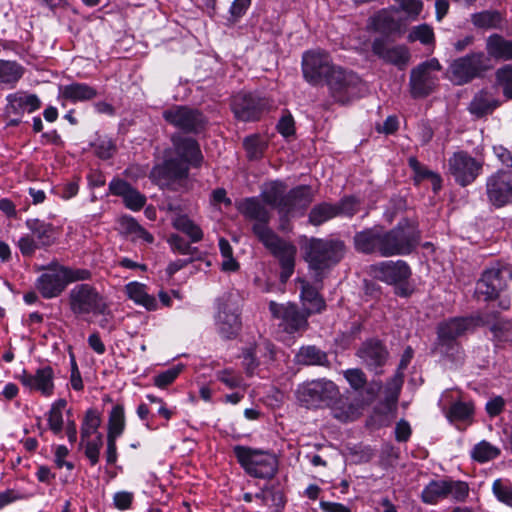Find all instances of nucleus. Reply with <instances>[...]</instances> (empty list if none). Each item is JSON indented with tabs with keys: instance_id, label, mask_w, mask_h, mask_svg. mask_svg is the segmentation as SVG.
<instances>
[{
	"instance_id": "1",
	"label": "nucleus",
	"mask_w": 512,
	"mask_h": 512,
	"mask_svg": "<svg viewBox=\"0 0 512 512\" xmlns=\"http://www.w3.org/2000/svg\"><path fill=\"white\" fill-rule=\"evenodd\" d=\"M172 142L176 157L166 159L151 171V178L161 187H170L186 180L189 166H198L202 161L201 150L195 139L175 134Z\"/></svg>"
},
{
	"instance_id": "2",
	"label": "nucleus",
	"mask_w": 512,
	"mask_h": 512,
	"mask_svg": "<svg viewBox=\"0 0 512 512\" xmlns=\"http://www.w3.org/2000/svg\"><path fill=\"white\" fill-rule=\"evenodd\" d=\"M260 196L262 201L278 211L282 222L302 215L312 201L308 186H297L286 193L285 185L279 181L268 184Z\"/></svg>"
},
{
	"instance_id": "3",
	"label": "nucleus",
	"mask_w": 512,
	"mask_h": 512,
	"mask_svg": "<svg viewBox=\"0 0 512 512\" xmlns=\"http://www.w3.org/2000/svg\"><path fill=\"white\" fill-rule=\"evenodd\" d=\"M345 245L336 239L312 238L305 247V260L314 273V279L321 281L325 272L341 261Z\"/></svg>"
},
{
	"instance_id": "4",
	"label": "nucleus",
	"mask_w": 512,
	"mask_h": 512,
	"mask_svg": "<svg viewBox=\"0 0 512 512\" xmlns=\"http://www.w3.org/2000/svg\"><path fill=\"white\" fill-rule=\"evenodd\" d=\"M70 311L76 317L92 314L109 315V305L97 288L88 283L74 285L67 294Z\"/></svg>"
},
{
	"instance_id": "5",
	"label": "nucleus",
	"mask_w": 512,
	"mask_h": 512,
	"mask_svg": "<svg viewBox=\"0 0 512 512\" xmlns=\"http://www.w3.org/2000/svg\"><path fill=\"white\" fill-rule=\"evenodd\" d=\"M382 257L410 254L418 245L420 232L415 222L400 221L394 228H382Z\"/></svg>"
},
{
	"instance_id": "6",
	"label": "nucleus",
	"mask_w": 512,
	"mask_h": 512,
	"mask_svg": "<svg viewBox=\"0 0 512 512\" xmlns=\"http://www.w3.org/2000/svg\"><path fill=\"white\" fill-rule=\"evenodd\" d=\"M234 453L240 465L252 477L268 479L277 472L278 461L272 453L244 446L234 447Z\"/></svg>"
},
{
	"instance_id": "7",
	"label": "nucleus",
	"mask_w": 512,
	"mask_h": 512,
	"mask_svg": "<svg viewBox=\"0 0 512 512\" xmlns=\"http://www.w3.org/2000/svg\"><path fill=\"white\" fill-rule=\"evenodd\" d=\"M297 397L307 407L334 406L339 399H344L337 385L327 379H316L300 385Z\"/></svg>"
},
{
	"instance_id": "8",
	"label": "nucleus",
	"mask_w": 512,
	"mask_h": 512,
	"mask_svg": "<svg viewBox=\"0 0 512 512\" xmlns=\"http://www.w3.org/2000/svg\"><path fill=\"white\" fill-rule=\"evenodd\" d=\"M489 69V58L484 52H472L454 59L447 70L448 78L455 85H464L480 77Z\"/></svg>"
},
{
	"instance_id": "9",
	"label": "nucleus",
	"mask_w": 512,
	"mask_h": 512,
	"mask_svg": "<svg viewBox=\"0 0 512 512\" xmlns=\"http://www.w3.org/2000/svg\"><path fill=\"white\" fill-rule=\"evenodd\" d=\"M259 241L279 261L281 267L280 280L282 283H286L294 273L297 254L296 246L282 239L275 232L262 234V239Z\"/></svg>"
},
{
	"instance_id": "10",
	"label": "nucleus",
	"mask_w": 512,
	"mask_h": 512,
	"mask_svg": "<svg viewBox=\"0 0 512 512\" xmlns=\"http://www.w3.org/2000/svg\"><path fill=\"white\" fill-rule=\"evenodd\" d=\"M442 69L436 58L426 60L410 72V93L413 98H423L431 94L438 83L437 73Z\"/></svg>"
},
{
	"instance_id": "11",
	"label": "nucleus",
	"mask_w": 512,
	"mask_h": 512,
	"mask_svg": "<svg viewBox=\"0 0 512 512\" xmlns=\"http://www.w3.org/2000/svg\"><path fill=\"white\" fill-rule=\"evenodd\" d=\"M325 83L335 101L345 104L358 96L360 92V78L352 71L336 66Z\"/></svg>"
},
{
	"instance_id": "12",
	"label": "nucleus",
	"mask_w": 512,
	"mask_h": 512,
	"mask_svg": "<svg viewBox=\"0 0 512 512\" xmlns=\"http://www.w3.org/2000/svg\"><path fill=\"white\" fill-rule=\"evenodd\" d=\"M336 66L330 55L319 49L306 51L302 56L303 77L312 85L325 82Z\"/></svg>"
},
{
	"instance_id": "13",
	"label": "nucleus",
	"mask_w": 512,
	"mask_h": 512,
	"mask_svg": "<svg viewBox=\"0 0 512 512\" xmlns=\"http://www.w3.org/2000/svg\"><path fill=\"white\" fill-rule=\"evenodd\" d=\"M512 277L511 269L506 265L495 264L486 269L476 286V294L484 300H492L503 291Z\"/></svg>"
},
{
	"instance_id": "14",
	"label": "nucleus",
	"mask_w": 512,
	"mask_h": 512,
	"mask_svg": "<svg viewBox=\"0 0 512 512\" xmlns=\"http://www.w3.org/2000/svg\"><path fill=\"white\" fill-rule=\"evenodd\" d=\"M215 325L218 333L225 339L236 337L240 331L239 311L232 294L224 295L219 299Z\"/></svg>"
},
{
	"instance_id": "15",
	"label": "nucleus",
	"mask_w": 512,
	"mask_h": 512,
	"mask_svg": "<svg viewBox=\"0 0 512 512\" xmlns=\"http://www.w3.org/2000/svg\"><path fill=\"white\" fill-rule=\"evenodd\" d=\"M163 118L170 125L186 133L197 134L206 125V119L200 111L182 105H174L164 110Z\"/></svg>"
},
{
	"instance_id": "16",
	"label": "nucleus",
	"mask_w": 512,
	"mask_h": 512,
	"mask_svg": "<svg viewBox=\"0 0 512 512\" xmlns=\"http://www.w3.org/2000/svg\"><path fill=\"white\" fill-rule=\"evenodd\" d=\"M483 163L472 157L466 151H457L448 159V171L461 186H467L475 181L482 171Z\"/></svg>"
},
{
	"instance_id": "17",
	"label": "nucleus",
	"mask_w": 512,
	"mask_h": 512,
	"mask_svg": "<svg viewBox=\"0 0 512 512\" xmlns=\"http://www.w3.org/2000/svg\"><path fill=\"white\" fill-rule=\"evenodd\" d=\"M269 310L274 318L281 320V326L288 333L303 331L308 327V311L300 310L295 304H278L274 301L269 303Z\"/></svg>"
},
{
	"instance_id": "18",
	"label": "nucleus",
	"mask_w": 512,
	"mask_h": 512,
	"mask_svg": "<svg viewBox=\"0 0 512 512\" xmlns=\"http://www.w3.org/2000/svg\"><path fill=\"white\" fill-rule=\"evenodd\" d=\"M263 203L256 197L246 198L239 205V212L248 220L254 221L252 231L258 240L262 239V234L274 232L269 227L271 213Z\"/></svg>"
},
{
	"instance_id": "19",
	"label": "nucleus",
	"mask_w": 512,
	"mask_h": 512,
	"mask_svg": "<svg viewBox=\"0 0 512 512\" xmlns=\"http://www.w3.org/2000/svg\"><path fill=\"white\" fill-rule=\"evenodd\" d=\"M370 271L375 279L389 285L406 283L411 276V269L403 260L382 261L372 265Z\"/></svg>"
},
{
	"instance_id": "20",
	"label": "nucleus",
	"mask_w": 512,
	"mask_h": 512,
	"mask_svg": "<svg viewBox=\"0 0 512 512\" xmlns=\"http://www.w3.org/2000/svg\"><path fill=\"white\" fill-rule=\"evenodd\" d=\"M268 101L255 94L239 93L234 96L232 110L241 121H254L266 110Z\"/></svg>"
},
{
	"instance_id": "21",
	"label": "nucleus",
	"mask_w": 512,
	"mask_h": 512,
	"mask_svg": "<svg viewBox=\"0 0 512 512\" xmlns=\"http://www.w3.org/2000/svg\"><path fill=\"white\" fill-rule=\"evenodd\" d=\"M356 355L360 358L362 364L376 375L383 373V367L389 357L386 347L376 339L365 341L357 350Z\"/></svg>"
},
{
	"instance_id": "22",
	"label": "nucleus",
	"mask_w": 512,
	"mask_h": 512,
	"mask_svg": "<svg viewBox=\"0 0 512 512\" xmlns=\"http://www.w3.org/2000/svg\"><path fill=\"white\" fill-rule=\"evenodd\" d=\"M486 193L492 205L505 206L512 200V178L505 171H497L487 178Z\"/></svg>"
},
{
	"instance_id": "23",
	"label": "nucleus",
	"mask_w": 512,
	"mask_h": 512,
	"mask_svg": "<svg viewBox=\"0 0 512 512\" xmlns=\"http://www.w3.org/2000/svg\"><path fill=\"white\" fill-rule=\"evenodd\" d=\"M55 373L51 366H43L32 373L23 371L19 376L21 384L31 390L39 392L44 397H51L55 390Z\"/></svg>"
},
{
	"instance_id": "24",
	"label": "nucleus",
	"mask_w": 512,
	"mask_h": 512,
	"mask_svg": "<svg viewBox=\"0 0 512 512\" xmlns=\"http://www.w3.org/2000/svg\"><path fill=\"white\" fill-rule=\"evenodd\" d=\"M372 52L386 63L404 68L410 60V51L405 45H392L383 37H377L372 42Z\"/></svg>"
},
{
	"instance_id": "25",
	"label": "nucleus",
	"mask_w": 512,
	"mask_h": 512,
	"mask_svg": "<svg viewBox=\"0 0 512 512\" xmlns=\"http://www.w3.org/2000/svg\"><path fill=\"white\" fill-rule=\"evenodd\" d=\"M36 288L45 299L56 298L65 290L66 285L57 263L50 264L46 272L38 277Z\"/></svg>"
},
{
	"instance_id": "26",
	"label": "nucleus",
	"mask_w": 512,
	"mask_h": 512,
	"mask_svg": "<svg viewBox=\"0 0 512 512\" xmlns=\"http://www.w3.org/2000/svg\"><path fill=\"white\" fill-rule=\"evenodd\" d=\"M382 227H372L360 231L354 236L357 251L365 254H378L382 257Z\"/></svg>"
},
{
	"instance_id": "27",
	"label": "nucleus",
	"mask_w": 512,
	"mask_h": 512,
	"mask_svg": "<svg viewBox=\"0 0 512 512\" xmlns=\"http://www.w3.org/2000/svg\"><path fill=\"white\" fill-rule=\"evenodd\" d=\"M109 190L112 194L121 196L125 203V206L131 210H140L146 202V198L136 189L132 188L124 180H113L109 184Z\"/></svg>"
},
{
	"instance_id": "28",
	"label": "nucleus",
	"mask_w": 512,
	"mask_h": 512,
	"mask_svg": "<svg viewBox=\"0 0 512 512\" xmlns=\"http://www.w3.org/2000/svg\"><path fill=\"white\" fill-rule=\"evenodd\" d=\"M168 210L174 212L172 226L189 237L192 243L200 242L203 239V231L186 214H182L178 206L173 203L168 204Z\"/></svg>"
},
{
	"instance_id": "29",
	"label": "nucleus",
	"mask_w": 512,
	"mask_h": 512,
	"mask_svg": "<svg viewBox=\"0 0 512 512\" xmlns=\"http://www.w3.org/2000/svg\"><path fill=\"white\" fill-rule=\"evenodd\" d=\"M473 326L471 318H453L438 326V339L441 343H448L463 335Z\"/></svg>"
},
{
	"instance_id": "30",
	"label": "nucleus",
	"mask_w": 512,
	"mask_h": 512,
	"mask_svg": "<svg viewBox=\"0 0 512 512\" xmlns=\"http://www.w3.org/2000/svg\"><path fill=\"white\" fill-rule=\"evenodd\" d=\"M372 28L384 35L402 34V22L395 18L391 10H381L371 19Z\"/></svg>"
},
{
	"instance_id": "31",
	"label": "nucleus",
	"mask_w": 512,
	"mask_h": 512,
	"mask_svg": "<svg viewBox=\"0 0 512 512\" xmlns=\"http://www.w3.org/2000/svg\"><path fill=\"white\" fill-rule=\"evenodd\" d=\"M7 100L9 102L8 112L16 115H21L24 112L32 113L41 106V101L35 94H10Z\"/></svg>"
},
{
	"instance_id": "32",
	"label": "nucleus",
	"mask_w": 512,
	"mask_h": 512,
	"mask_svg": "<svg viewBox=\"0 0 512 512\" xmlns=\"http://www.w3.org/2000/svg\"><path fill=\"white\" fill-rule=\"evenodd\" d=\"M60 94L65 100L75 103L89 101L95 98L98 93L94 87L86 83L73 82L61 86Z\"/></svg>"
},
{
	"instance_id": "33",
	"label": "nucleus",
	"mask_w": 512,
	"mask_h": 512,
	"mask_svg": "<svg viewBox=\"0 0 512 512\" xmlns=\"http://www.w3.org/2000/svg\"><path fill=\"white\" fill-rule=\"evenodd\" d=\"M498 106V100L490 92L481 90L471 100L468 110L472 115L481 118L491 114Z\"/></svg>"
},
{
	"instance_id": "34",
	"label": "nucleus",
	"mask_w": 512,
	"mask_h": 512,
	"mask_svg": "<svg viewBox=\"0 0 512 512\" xmlns=\"http://www.w3.org/2000/svg\"><path fill=\"white\" fill-rule=\"evenodd\" d=\"M125 292L129 299L133 300L137 305L145 307L149 311L158 308V303L153 295L147 292L146 285L139 282H130L125 286Z\"/></svg>"
},
{
	"instance_id": "35",
	"label": "nucleus",
	"mask_w": 512,
	"mask_h": 512,
	"mask_svg": "<svg viewBox=\"0 0 512 512\" xmlns=\"http://www.w3.org/2000/svg\"><path fill=\"white\" fill-rule=\"evenodd\" d=\"M301 283V300L304 309L308 314L320 313L325 308V302L319 295L318 290L305 280H300Z\"/></svg>"
},
{
	"instance_id": "36",
	"label": "nucleus",
	"mask_w": 512,
	"mask_h": 512,
	"mask_svg": "<svg viewBox=\"0 0 512 512\" xmlns=\"http://www.w3.org/2000/svg\"><path fill=\"white\" fill-rule=\"evenodd\" d=\"M486 51L492 58L512 60V41L499 34H492L486 40Z\"/></svg>"
},
{
	"instance_id": "37",
	"label": "nucleus",
	"mask_w": 512,
	"mask_h": 512,
	"mask_svg": "<svg viewBox=\"0 0 512 512\" xmlns=\"http://www.w3.org/2000/svg\"><path fill=\"white\" fill-rule=\"evenodd\" d=\"M26 226L41 247L50 246L54 242V227L52 224L39 219H28Z\"/></svg>"
},
{
	"instance_id": "38",
	"label": "nucleus",
	"mask_w": 512,
	"mask_h": 512,
	"mask_svg": "<svg viewBox=\"0 0 512 512\" xmlns=\"http://www.w3.org/2000/svg\"><path fill=\"white\" fill-rule=\"evenodd\" d=\"M296 359L302 365L328 366L327 354L315 346H305L300 348L296 354Z\"/></svg>"
},
{
	"instance_id": "39",
	"label": "nucleus",
	"mask_w": 512,
	"mask_h": 512,
	"mask_svg": "<svg viewBox=\"0 0 512 512\" xmlns=\"http://www.w3.org/2000/svg\"><path fill=\"white\" fill-rule=\"evenodd\" d=\"M267 146V139L259 134L249 135L243 140L246 156L251 161L260 160L264 156Z\"/></svg>"
},
{
	"instance_id": "40",
	"label": "nucleus",
	"mask_w": 512,
	"mask_h": 512,
	"mask_svg": "<svg viewBox=\"0 0 512 512\" xmlns=\"http://www.w3.org/2000/svg\"><path fill=\"white\" fill-rule=\"evenodd\" d=\"M472 24L479 29L501 28L502 15L498 11L486 10L471 15Z\"/></svg>"
},
{
	"instance_id": "41",
	"label": "nucleus",
	"mask_w": 512,
	"mask_h": 512,
	"mask_svg": "<svg viewBox=\"0 0 512 512\" xmlns=\"http://www.w3.org/2000/svg\"><path fill=\"white\" fill-rule=\"evenodd\" d=\"M67 401L63 398L57 399L51 404L47 413V422L49 429L56 435L63 430V410L66 408Z\"/></svg>"
},
{
	"instance_id": "42",
	"label": "nucleus",
	"mask_w": 512,
	"mask_h": 512,
	"mask_svg": "<svg viewBox=\"0 0 512 512\" xmlns=\"http://www.w3.org/2000/svg\"><path fill=\"white\" fill-rule=\"evenodd\" d=\"M409 166L412 168L417 182L427 179L430 181L434 192L440 190L442 180L437 173L427 169L414 157L409 159Z\"/></svg>"
},
{
	"instance_id": "43",
	"label": "nucleus",
	"mask_w": 512,
	"mask_h": 512,
	"mask_svg": "<svg viewBox=\"0 0 512 512\" xmlns=\"http://www.w3.org/2000/svg\"><path fill=\"white\" fill-rule=\"evenodd\" d=\"M447 497L446 480H433L421 492V500L426 504H436Z\"/></svg>"
},
{
	"instance_id": "44",
	"label": "nucleus",
	"mask_w": 512,
	"mask_h": 512,
	"mask_svg": "<svg viewBox=\"0 0 512 512\" xmlns=\"http://www.w3.org/2000/svg\"><path fill=\"white\" fill-rule=\"evenodd\" d=\"M24 68L15 61L0 60V84H15L23 76Z\"/></svg>"
},
{
	"instance_id": "45",
	"label": "nucleus",
	"mask_w": 512,
	"mask_h": 512,
	"mask_svg": "<svg viewBox=\"0 0 512 512\" xmlns=\"http://www.w3.org/2000/svg\"><path fill=\"white\" fill-rule=\"evenodd\" d=\"M337 216L335 204L323 202L315 205L309 213V222L318 226Z\"/></svg>"
},
{
	"instance_id": "46",
	"label": "nucleus",
	"mask_w": 512,
	"mask_h": 512,
	"mask_svg": "<svg viewBox=\"0 0 512 512\" xmlns=\"http://www.w3.org/2000/svg\"><path fill=\"white\" fill-rule=\"evenodd\" d=\"M125 429V412L121 404L115 405L110 414L108 421L107 436L119 437Z\"/></svg>"
},
{
	"instance_id": "47",
	"label": "nucleus",
	"mask_w": 512,
	"mask_h": 512,
	"mask_svg": "<svg viewBox=\"0 0 512 512\" xmlns=\"http://www.w3.org/2000/svg\"><path fill=\"white\" fill-rule=\"evenodd\" d=\"M499 455L500 449L485 440L476 444L471 451V457L480 463L493 460Z\"/></svg>"
},
{
	"instance_id": "48",
	"label": "nucleus",
	"mask_w": 512,
	"mask_h": 512,
	"mask_svg": "<svg viewBox=\"0 0 512 512\" xmlns=\"http://www.w3.org/2000/svg\"><path fill=\"white\" fill-rule=\"evenodd\" d=\"M100 424L101 418L97 411L93 409L88 410L85 414L80 430L82 442L89 439L93 434L97 433Z\"/></svg>"
},
{
	"instance_id": "49",
	"label": "nucleus",
	"mask_w": 512,
	"mask_h": 512,
	"mask_svg": "<svg viewBox=\"0 0 512 512\" xmlns=\"http://www.w3.org/2000/svg\"><path fill=\"white\" fill-rule=\"evenodd\" d=\"M255 498L261 500L263 505H269V501H271V506L278 510L282 509L285 505L283 493L268 486L263 487L259 492H257L255 494Z\"/></svg>"
},
{
	"instance_id": "50",
	"label": "nucleus",
	"mask_w": 512,
	"mask_h": 512,
	"mask_svg": "<svg viewBox=\"0 0 512 512\" xmlns=\"http://www.w3.org/2000/svg\"><path fill=\"white\" fill-rule=\"evenodd\" d=\"M58 267L66 286L70 283L90 280L92 277V273L88 269L74 268L60 264H58Z\"/></svg>"
},
{
	"instance_id": "51",
	"label": "nucleus",
	"mask_w": 512,
	"mask_h": 512,
	"mask_svg": "<svg viewBox=\"0 0 512 512\" xmlns=\"http://www.w3.org/2000/svg\"><path fill=\"white\" fill-rule=\"evenodd\" d=\"M492 492L498 501L512 507V483L509 480L496 479L492 484Z\"/></svg>"
},
{
	"instance_id": "52",
	"label": "nucleus",
	"mask_w": 512,
	"mask_h": 512,
	"mask_svg": "<svg viewBox=\"0 0 512 512\" xmlns=\"http://www.w3.org/2000/svg\"><path fill=\"white\" fill-rule=\"evenodd\" d=\"M434 39L433 29L428 24L414 26L408 35L410 42L420 41L424 45L434 43Z\"/></svg>"
},
{
	"instance_id": "53",
	"label": "nucleus",
	"mask_w": 512,
	"mask_h": 512,
	"mask_svg": "<svg viewBox=\"0 0 512 512\" xmlns=\"http://www.w3.org/2000/svg\"><path fill=\"white\" fill-rule=\"evenodd\" d=\"M474 408L469 402H455L449 409L448 418L451 420H468L473 415Z\"/></svg>"
},
{
	"instance_id": "54",
	"label": "nucleus",
	"mask_w": 512,
	"mask_h": 512,
	"mask_svg": "<svg viewBox=\"0 0 512 512\" xmlns=\"http://www.w3.org/2000/svg\"><path fill=\"white\" fill-rule=\"evenodd\" d=\"M337 216L352 217L360 209V202L355 197L348 196L335 204Z\"/></svg>"
},
{
	"instance_id": "55",
	"label": "nucleus",
	"mask_w": 512,
	"mask_h": 512,
	"mask_svg": "<svg viewBox=\"0 0 512 512\" xmlns=\"http://www.w3.org/2000/svg\"><path fill=\"white\" fill-rule=\"evenodd\" d=\"M404 382V373L397 371L395 375L387 382L385 393L386 399L390 402L398 400L402 385Z\"/></svg>"
},
{
	"instance_id": "56",
	"label": "nucleus",
	"mask_w": 512,
	"mask_h": 512,
	"mask_svg": "<svg viewBox=\"0 0 512 512\" xmlns=\"http://www.w3.org/2000/svg\"><path fill=\"white\" fill-rule=\"evenodd\" d=\"M167 242L169 243L171 249L182 255H193L198 253V249L196 247H192L187 241H185L178 234H171Z\"/></svg>"
},
{
	"instance_id": "57",
	"label": "nucleus",
	"mask_w": 512,
	"mask_h": 512,
	"mask_svg": "<svg viewBox=\"0 0 512 512\" xmlns=\"http://www.w3.org/2000/svg\"><path fill=\"white\" fill-rule=\"evenodd\" d=\"M497 81L503 90V94L512 99V66L506 65L500 68L497 73Z\"/></svg>"
},
{
	"instance_id": "58",
	"label": "nucleus",
	"mask_w": 512,
	"mask_h": 512,
	"mask_svg": "<svg viewBox=\"0 0 512 512\" xmlns=\"http://www.w3.org/2000/svg\"><path fill=\"white\" fill-rule=\"evenodd\" d=\"M85 441V456L88 458L90 464L94 466L99 462L100 450L103 444L102 435L98 433L95 439H87Z\"/></svg>"
},
{
	"instance_id": "59",
	"label": "nucleus",
	"mask_w": 512,
	"mask_h": 512,
	"mask_svg": "<svg viewBox=\"0 0 512 512\" xmlns=\"http://www.w3.org/2000/svg\"><path fill=\"white\" fill-rule=\"evenodd\" d=\"M343 374L351 388L356 391L363 389L367 384L366 375L359 368L347 369Z\"/></svg>"
},
{
	"instance_id": "60",
	"label": "nucleus",
	"mask_w": 512,
	"mask_h": 512,
	"mask_svg": "<svg viewBox=\"0 0 512 512\" xmlns=\"http://www.w3.org/2000/svg\"><path fill=\"white\" fill-rule=\"evenodd\" d=\"M400 10L404 11L411 20H416L423 9L421 0H394Z\"/></svg>"
},
{
	"instance_id": "61",
	"label": "nucleus",
	"mask_w": 512,
	"mask_h": 512,
	"mask_svg": "<svg viewBox=\"0 0 512 512\" xmlns=\"http://www.w3.org/2000/svg\"><path fill=\"white\" fill-rule=\"evenodd\" d=\"M96 155L101 159H109L115 152V145L110 138H98L94 143Z\"/></svg>"
},
{
	"instance_id": "62",
	"label": "nucleus",
	"mask_w": 512,
	"mask_h": 512,
	"mask_svg": "<svg viewBox=\"0 0 512 512\" xmlns=\"http://www.w3.org/2000/svg\"><path fill=\"white\" fill-rule=\"evenodd\" d=\"M447 496L452 495L456 501H464L469 493V487L462 481H447Z\"/></svg>"
},
{
	"instance_id": "63",
	"label": "nucleus",
	"mask_w": 512,
	"mask_h": 512,
	"mask_svg": "<svg viewBox=\"0 0 512 512\" xmlns=\"http://www.w3.org/2000/svg\"><path fill=\"white\" fill-rule=\"evenodd\" d=\"M181 367H172L154 377V384L159 388H164L171 384L180 374Z\"/></svg>"
},
{
	"instance_id": "64",
	"label": "nucleus",
	"mask_w": 512,
	"mask_h": 512,
	"mask_svg": "<svg viewBox=\"0 0 512 512\" xmlns=\"http://www.w3.org/2000/svg\"><path fill=\"white\" fill-rule=\"evenodd\" d=\"M134 501V494L129 491H118L113 495V505L120 511L131 508Z\"/></svg>"
}]
</instances>
